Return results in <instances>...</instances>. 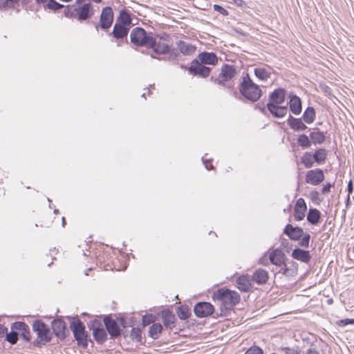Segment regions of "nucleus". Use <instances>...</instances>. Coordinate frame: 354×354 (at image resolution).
I'll return each mask as SVG.
<instances>
[{
	"mask_svg": "<svg viewBox=\"0 0 354 354\" xmlns=\"http://www.w3.org/2000/svg\"><path fill=\"white\" fill-rule=\"evenodd\" d=\"M154 36L152 32H147L141 27H136L131 30L129 37L131 42L136 46L151 49L156 54L165 55L170 50V46L158 42Z\"/></svg>",
	"mask_w": 354,
	"mask_h": 354,
	"instance_id": "f257e3e1",
	"label": "nucleus"
},
{
	"mask_svg": "<svg viewBox=\"0 0 354 354\" xmlns=\"http://www.w3.org/2000/svg\"><path fill=\"white\" fill-rule=\"evenodd\" d=\"M286 96V90L283 88H276L270 93L266 107L274 118H281L286 115L288 108L281 105L285 102Z\"/></svg>",
	"mask_w": 354,
	"mask_h": 354,
	"instance_id": "f03ea898",
	"label": "nucleus"
},
{
	"mask_svg": "<svg viewBox=\"0 0 354 354\" xmlns=\"http://www.w3.org/2000/svg\"><path fill=\"white\" fill-rule=\"evenodd\" d=\"M214 300L221 302V314L226 315L227 312L239 303L241 297L239 294L229 289H218L213 293Z\"/></svg>",
	"mask_w": 354,
	"mask_h": 354,
	"instance_id": "7ed1b4c3",
	"label": "nucleus"
},
{
	"mask_svg": "<svg viewBox=\"0 0 354 354\" xmlns=\"http://www.w3.org/2000/svg\"><path fill=\"white\" fill-rule=\"evenodd\" d=\"M239 91L243 97L252 102H257L263 93L260 86L253 82L248 73H243Z\"/></svg>",
	"mask_w": 354,
	"mask_h": 354,
	"instance_id": "20e7f679",
	"label": "nucleus"
},
{
	"mask_svg": "<svg viewBox=\"0 0 354 354\" xmlns=\"http://www.w3.org/2000/svg\"><path fill=\"white\" fill-rule=\"evenodd\" d=\"M32 330L37 335V339L34 341L35 346H41L51 340L52 335L50 329L42 321L35 320L32 324Z\"/></svg>",
	"mask_w": 354,
	"mask_h": 354,
	"instance_id": "39448f33",
	"label": "nucleus"
},
{
	"mask_svg": "<svg viewBox=\"0 0 354 354\" xmlns=\"http://www.w3.org/2000/svg\"><path fill=\"white\" fill-rule=\"evenodd\" d=\"M71 328L79 346L86 348L88 346V334L82 321L77 319L71 322Z\"/></svg>",
	"mask_w": 354,
	"mask_h": 354,
	"instance_id": "423d86ee",
	"label": "nucleus"
},
{
	"mask_svg": "<svg viewBox=\"0 0 354 354\" xmlns=\"http://www.w3.org/2000/svg\"><path fill=\"white\" fill-rule=\"evenodd\" d=\"M114 14L111 7L106 6L102 10V12L100 17V22L94 23V26L96 30L100 27L104 30H107L113 22Z\"/></svg>",
	"mask_w": 354,
	"mask_h": 354,
	"instance_id": "0eeeda50",
	"label": "nucleus"
},
{
	"mask_svg": "<svg viewBox=\"0 0 354 354\" xmlns=\"http://www.w3.org/2000/svg\"><path fill=\"white\" fill-rule=\"evenodd\" d=\"M187 71L189 75L206 78L209 75L212 68L201 64L199 60L194 59L191 62Z\"/></svg>",
	"mask_w": 354,
	"mask_h": 354,
	"instance_id": "6e6552de",
	"label": "nucleus"
},
{
	"mask_svg": "<svg viewBox=\"0 0 354 354\" xmlns=\"http://www.w3.org/2000/svg\"><path fill=\"white\" fill-rule=\"evenodd\" d=\"M75 11L76 19L80 21H86L94 15L93 6L90 2L76 6Z\"/></svg>",
	"mask_w": 354,
	"mask_h": 354,
	"instance_id": "1a4fd4ad",
	"label": "nucleus"
},
{
	"mask_svg": "<svg viewBox=\"0 0 354 354\" xmlns=\"http://www.w3.org/2000/svg\"><path fill=\"white\" fill-rule=\"evenodd\" d=\"M100 324L98 320L94 319L88 324V327L93 329V335L95 340L98 344H103L107 339V335L104 328L99 327Z\"/></svg>",
	"mask_w": 354,
	"mask_h": 354,
	"instance_id": "9d476101",
	"label": "nucleus"
},
{
	"mask_svg": "<svg viewBox=\"0 0 354 354\" xmlns=\"http://www.w3.org/2000/svg\"><path fill=\"white\" fill-rule=\"evenodd\" d=\"M214 311V306L209 302H198L194 308V312L198 317H206L210 316Z\"/></svg>",
	"mask_w": 354,
	"mask_h": 354,
	"instance_id": "9b49d317",
	"label": "nucleus"
},
{
	"mask_svg": "<svg viewBox=\"0 0 354 354\" xmlns=\"http://www.w3.org/2000/svg\"><path fill=\"white\" fill-rule=\"evenodd\" d=\"M324 180V171L319 168L309 170L306 174V182L312 185H318Z\"/></svg>",
	"mask_w": 354,
	"mask_h": 354,
	"instance_id": "f8f14e48",
	"label": "nucleus"
},
{
	"mask_svg": "<svg viewBox=\"0 0 354 354\" xmlns=\"http://www.w3.org/2000/svg\"><path fill=\"white\" fill-rule=\"evenodd\" d=\"M104 324L109 334L111 337H117L120 335L121 330L115 320L109 316L104 318Z\"/></svg>",
	"mask_w": 354,
	"mask_h": 354,
	"instance_id": "ddd939ff",
	"label": "nucleus"
},
{
	"mask_svg": "<svg viewBox=\"0 0 354 354\" xmlns=\"http://www.w3.org/2000/svg\"><path fill=\"white\" fill-rule=\"evenodd\" d=\"M269 260L271 263L281 268L284 266L287 258L282 250L276 249L270 253Z\"/></svg>",
	"mask_w": 354,
	"mask_h": 354,
	"instance_id": "4468645a",
	"label": "nucleus"
},
{
	"mask_svg": "<svg viewBox=\"0 0 354 354\" xmlns=\"http://www.w3.org/2000/svg\"><path fill=\"white\" fill-rule=\"evenodd\" d=\"M196 59L205 66H216L218 62V58L215 53L207 51L199 53Z\"/></svg>",
	"mask_w": 354,
	"mask_h": 354,
	"instance_id": "2eb2a0df",
	"label": "nucleus"
},
{
	"mask_svg": "<svg viewBox=\"0 0 354 354\" xmlns=\"http://www.w3.org/2000/svg\"><path fill=\"white\" fill-rule=\"evenodd\" d=\"M52 328L55 335L60 339H64L67 336L66 326L64 321L55 319L52 322Z\"/></svg>",
	"mask_w": 354,
	"mask_h": 354,
	"instance_id": "dca6fc26",
	"label": "nucleus"
},
{
	"mask_svg": "<svg viewBox=\"0 0 354 354\" xmlns=\"http://www.w3.org/2000/svg\"><path fill=\"white\" fill-rule=\"evenodd\" d=\"M11 330L21 332V338L26 342L30 341V332L29 326L23 322H16L12 324Z\"/></svg>",
	"mask_w": 354,
	"mask_h": 354,
	"instance_id": "f3484780",
	"label": "nucleus"
},
{
	"mask_svg": "<svg viewBox=\"0 0 354 354\" xmlns=\"http://www.w3.org/2000/svg\"><path fill=\"white\" fill-rule=\"evenodd\" d=\"M238 73L236 67L233 65L225 64L221 66L219 77L224 80L231 81Z\"/></svg>",
	"mask_w": 354,
	"mask_h": 354,
	"instance_id": "a211bd4d",
	"label": "nucleus"
},
{
	"mask_svg": "<svg viewBox=\"0 0 354 354\" xmlns=\"http://www.w3.org/2000/svg\"><path fill=\"white\" fill-rule=\"evenodd\" d=\"M307 206L304 198H299L297 200L294 208V217L297 221H301L305 217V212Z\"/></svg>",
	"mask_w": 354,
	"mask_h": 354,
	"instance_id": "6ab92c4d",
	"label": "nucleus"
},
{
	"mask_svg": "<svg viewBox=\"0 0 354 354\" xmlns=\"http://www.w3.org/2000/svg\"><path fill=\"white\" fill-rule=\"evenodd\" d=\"M288 102L290 111L295 115H299L302 111L301 100L297 95L291 93L289 95Z\"/></svg>",
	"mask_w": 354,
	"mask_h": 354,
	"instance_id": "aec40b11",
	"label": "nucleus"
},
{
	"mask_svg": "<svg viewBox=\"0 0 354 354\" xmlns=\"http://www.w3.org/2000/svg\"><path fill=\"white\" fill-rule=\"evenodd\" d=\"M285 234H286L290 239L293 241H298L304 235V231L301 227H293L290 224H288L283 230Z\"/></svg>",
	"mask_w": 354,
	"mask_h": 354,
	"instance_id": "412c9836",
	"label": "nucleus"
},
{
	"mask_svg": "<svg viewBox=\"0 0 354 354\" xmlns=\"http://www.w3.org/2000/svg\"><path fill=\"white\" fill-rule=\"evenodd\" d=\"M115 24L131 28L133 24L130 12L125 8L121 10Z\"/></svg>",
	"mask_w": 354,
	"mask_h": 354,
	"instance_id": "4be33fe9",
	"label": "nucleus"
},
{
	"mask_svg": "<svg viewBox=\"0 0 354 354\" xmlns=\"http://www.w3.org/2000/svg\"><path fill=\"white\" fill-rule=\"evenodd\" d=\"M297 263L293 261H289L287 259L284 266L279 270V272L287 277H292L297 273Z\"/></svg>",
	"mask_w": 354,
	"mask_h": 354,
	"instance_id": "5701e85b",
	"label": "nucleus"
},
{
	"mask_svg": "<svg viewBox=\"0 0 354 354\" xmlns=\"http://www.w3.org/2000/svg\"><path fill=\"white\" fill-rule=\"evenodd\" d=\"M287 123L294 131H301L308 129L303 119L294 118L291 115H289Z\"/></svg>",
	"mask_w": 354,
	"mask_h": 354,
	"instance_id": "b1692460",
	"label": "nucleus"
},
{
	"mask_svg": "<svg viewBox=\"0 0 354 354\" xmlns=\"http://www.w3.org/2000/svg\"><path fill=\"white\" fill-rule=\"evenodd\" d=\"M269 279L268 272L262 268L257 269L252 276L251 277L252 281L258 285L266 284Z\"/></svg>",
	"mask_w": 354,
	"mask_h": 354,
	"instance_id": "393cba45",
	"label": "nucleus"
},
{
	"mask_svg": "<svg viewBox=\"0 0 354 354\" xmlns=\"http://www.w3.org/2000/svg\"><path fill=\"white\" fill-rule=\"evenodd\" d=\"M129 30L130 28L115 23L113 31L111 33H110V35H112L113 37L117 40L122 39L124 38H127Z\"/></svg>",
	"mask_w": 354,
	"mask_h": 354,
	"instance_id": "a878e982",
	"label": "nucleus"
},
{
	"mask_svg": "<svg viewBox=\"0 0 354 354\" xmlns=\"http://www.w3.org/2000/svg\"><path fill=\"white\" fill-rule=\"evenodd\" d=\"M251 278L249 275H242L236 279L237 288L242 292H248L252 288Z\"/></svg>",
	"mask_w": 354,
	"mask_h": 354,
	"instance_id": "bb28decb",
	"label": "nucleus"
},
{
	"mask_svg": "<svg viewBox=\"0 0 354 354\" xmlns=\"http://www.w3.org/2000/svg\"><path fill=\"white\" fill-rule=\"evenodd\" d=\"M292 257L295 259L306 263H308L311 259V255L309 251L301 248L294 249L292 252Z\"/></svg>",
	"mask_w": 354,
	"mask_h": 354,
	"instance_id": "cd10ccee",
	"label": "nucleus"
},
{
	"mask_svg": "<svg viewBox=\"0 0 354 354\" xmlns=\"http://www.w3.org/2000/svg\"><path fill=\"white\" fill-rule=\"evenodd\" d=\"M36 3L41 4L45 9L56 12L64 7L63 4L58 3L56 0H35Z\"/></svg>",
	"mask_w": 354,
	"mask_h": 354,
	"instance_id": "c85d7f7f",
	"label": "nucleus"
},
{
	"mask_svg": "<svg viewBox=\"0 0 354 354\" xmlns=\"http://www.w3.org/2000/svg\"><path fill=\"white\" fill-rule=\"evenodd\" d=\"M176 44L180 52L185 55H191L194 54L196 49V47L194 45L182 40L178 41Z\"/></svg>",
	"mask_w": 354,
	"mask_h": 354,
	"instance_id": "c756f323",
	"label": "nucleus"
},
{
	"mask_svg": "<svg viewBox=\"0 0 354 354\" xmlns=\"http://www.w3.org/2000/svg\"><path fill=\"white\" fill-rule=\"evenodd\" d=\"M306 218L311 225H317L321 221V212L316 208H310Z\"/></svg>",
	"mask_w": 354,
	"mask_h": 354,
	"instance_id": "7c9ffc66",
	"label": "nucleus"
},
{
	"mask_svg": "<svg viewBox=\"0 0 354 354\" xmlns=\"http://www.w3.org/2000/svg\"><path fill=\"white\" fill-rule=\"evenodd\" d=\"M162 322L165 327L173 328L175 327V315L171 310H165L162 313Z\"/></svg>",
	"mask_w": 354,
	"mask_h": 354,
	"instance_id": "2f4dec72",
	"label": "nucleus"
},
{
	"mask_svg": "<svg viewBox=\"0 0 354 354\" xmlns=\"http://www.w3.org/2000/svg\"><path fill=\"white\" fill-rule=\"evenodd\" d=\"M310 138L312 144L322 145L326 140V136L324 132L320 131L318 129H315L314 131L310 133Z\"/></svg>",
	"mask_w": 354,
	"mask_h": 354,
	"instance_id": "473e14b6",
	"label": "nucleus"
},
{
	"mask_svg": "<svg viewBox=\"0 0 354 354\" xmlns=\"http://www.w3.org/2000/svg\"><path fill=\"white\" fill-rule=\"evenodd\" d=\"M328 151L324 148L317 149L313 153L314 161L319 165L322 164L326 161Z\"/></svg>",
	"mask_w": 354,
	"mask_h": 354,
	"instance_id": "72a5a7b5",
	"label": "nucleus"
},
{
	"mask_svg": "<svg viewBox=\"0 0 354 354\" xmlns=\"http://www.w3.org/2000/svg\"><path fill=\"white\" fill-rule=\"evenodd\" d=\"M315 110L312 106H308L304 111L301 119L307 124L312 123L315 119Z\"/></svg>",
	"mask_w": 354,
	"mask_h": 354,
	"instance_id": "f704fd0d",
	"label": "nucleus"
},
{
	"mask_svg": "<svg viewBox=\"0 0 354 354\" xmlns=\"http://www.w3.org/2000/svg\"><path fill=\"white\" fill-rule=\"evenodd\" d=\"M162 326L160 324H153L149 327V336L153 339H157L162 333Z\"/></svg>",
	"mask_w": 354,
	"mask_h": 354,
	"instance_id": "c9c22d12",
	"label": "nucleus"
},
{
	"mask_svg": "<svg viewBox=\"0 0 354 354\" xmlns=\"http://www.w3.org/2000/svg\"><path fill=\"white\" fill-rule=\"evenodd\" d=\"M297 144L302 149L310 148L312 145V142L310 138V136H307L306 134H301L298 136Z\"/></svg>",
	"mask_w": 354,
	"mask_h": 354,
	"instance_id": "e433bc0d",
	"label": "nucleus"
},
{
	"mask_svg": "<svg viewBox=\"0 0 354 354\" xmlns=\"http://www.w3.org/2000/svg\"><path fill=\"white\" fill-rule=\"evenodd\" d=\"M255 76L260 80L267 81L270 77V72L264 68H255L254 70Z\"/></svg>",
	"mask_w": 354,
	"mask_h": 354,
	"instance_id": "4c0bfd02",
	"label": "nucleus"
},
{
	"mask_svg": "<svg viewBox=\"0 0 354 354\" xmlns=\"http://www.w3.org/2000/svg\"><path fill=\"white\" fill-rule=\"evenodd\" d=\"M301 162L306 168H311L314 164V160L313 157V153L309 151H306L304 153L303 156L301 158Z\"/></svg>",
	"mask_w": 354,
	"mask_h": 354,
	"instance_id": "58836bf2",
	"label": "nucleus"
},
{
	"mask_svg": "<svg viewBox=\"0 0 354 354\" xmlns=\"http://www.w3.org/2000/svg\"><path fill=\"white\" fill-rule=\"evenodd\" d=\"M20 0H0V10L15 8Z\"/></svg>",
	"mask_w": 354,
	"mask_h": 354,
	"instance_id": "ea45409f",
	"label": "nucleus"
},
{
	"mask_svg": "<svg viewBox=\"0 0 354 354\" xmlns=\"http://www.w3.org/2000/svg\"><path fill=\"white\" fill-rule=\"evenodd\" d=\"M176 313L178 317L183 320L187 319L190 315L189 309L186 306L178 307L176 310Z\"/></svg>",
	"mask_w": 354,
	"mask_h": 354,
	"instance_id": "a19ab883",
	"label": "nucleus"
},
{
	"mask_svg": "<svg viewBox=\"0 0 354 354\" xmlns=\"http://www.w3.org/2000/svg\"><path fill=\"white\" fill-rule=\"evenodd\" d=\"M62 8H64V15L66 17L73 19L76 18V6H64Z\"/></svg>",
	"mask_w": 354,
	"mask_h": 354,
	"instance_id": "79ce46f5",
	"label": "nucleus"
},
{
	"mask_svg": "<svg viewBox=\"0 0 354 354\" xmlns=\"http://www.w3.org/2000/svg\"><path fill=\"white\" fill-rule=\"evenodd\" d=\"M17 330H11L10 333H6V340L11 344L14 345L17 344L18 341V333Z\"/></svg>",
	"mask_w": 354,
	"mask_h": 354,
	"instance_id": "37998d69",
	"label": "nucleus"
},
{
	"mask_svg": "<svg viewBox=\"0 0 354 354\" xmlns=\"http://www.w3.org/2000/svg\"><path fill=\"white\" fill-rule=\"evenodd\" d=\"M130 337L133 340L141 342L142 340V330L139 328H133L131 331Z\"/></svg>",
	"mask_w": 354,
	"mask_h": 354,
	"instance_id": "c03bdc74",
	"label": "nucleus"
},
{
	"mask_svg": "<svg viewBox=\"0 0 354 354\" xmlns=\"http://www.w3.org/2000/svg\"><path fill=\"white\" fill-rule=\"evenodd\" d=\"M155 322V316L152 314L146 315L142 316V323L144 326L149 325L151 324H154Z\"/></svg>",
	"mask_w": 354,
	"mask_h": 354,
	"instance_id": "a18cd8bd",
	"label": "nucleus"
},
{
	"mask_svg": "<svg viewBox=\"0 0 354 354\" xmlns=\"http://www.w3.org/2000/svg\"><path fill=\"white\" fill-rule=\"evenodd\" d=\"M281 350L286 354H299L300 350L299 346L293 347H281Z\"/></svg>",
	"mask_w": 354,
	"mask_h": 354,
	"instance_id": "49530a36",
	"label": "nucleus"
},
{
	"mask_svg": "<svg viewBox=\"0 0 354 354\" xmlns=\"http://www.w3.org/2000/svg\"><path fill=\"white\" fill-rule=\"evenodd\" d=\"M228 82H229L228 80H224V78H221L219 76L214 80L215 83H216L222 86H224L227 88H231L232 87V84L228 83Z\"/></svg>",
	"mask_w": 354,
	"mask_h": 354,
	"instance_id": "de8ad7c7",
	"label": "nucleus"
},
{
	"mask_svg": "<svg viewBox=\"0 0 354 354\" xmlns=\"http://www.w3.org/2000/svg\"><path fill=\"white\" fill-rule=\"evenodd\" d=\"M245 354H263V351L260 347L253 346L249 348Z\"/></svg>",
	"mask_w": 354,
	"mask_h": 354,
	"instance_id": "09e8293b",
	"label": "nucleus"
},
{
	"mask_svg": "<svg viewBox=\"0 0 354 354\" xmlns=\"http://www.w3.org/2000/svg\"><path fill=\"white\" fill-rule=\"evenodd\" d=\"M213 8L216 12L221 14L223 16H227L229 15L228 11L220 5L214 4Z\"/></svg>",
	"mask_w": 354,
	"mask_h": 354,
	"instance_id": "8fccbe9b",
	"label": "nucleus"
},
{
	"mask_svg": "<svg viewBox=\"0 0 354 354\" xmlns=\"http://www.w3.org/2000/svg\"><path fill=\"white\" fill-rule=\"evenodd\" d=\"M348 324H354V319H344L339 322V326H345Z\"/></svg>",
	"mask_w": 354,
	"mask_h": 354,
	"instance_id": "3c124183",
	"label": "nucleus"
},
{
	"mask_svg": "<svg viewBox=\"0 0 354 354\" xmlns=\"http://www.w3.org/2000/svg\"><path fill=\"white\" fill-rule=\"evenodd\" d=\"M167 53L170 54V58L172 59H177V57L178 56V53L177 50L175 48H171V47H170V50L169 52H167ZM165 54H167V53Z\"/></svg>",
	"mask_w": 354,
	"mask_h": 354,
	"instance_id": "603ef678",
	"label": "nucleus"
},
{
	"mask_svg": "<svg viewBox=\"0 0 354 354\" xmlns=\"http://www.w3.org/2000/svg\"><path fill=\"white\" fill-rule=\"evenodd\" d=\"M347 191H348V197H347V204H348L349 202V199H350L349 195L353 191V181L351 180L348 183Z\"/></svg>",
	"mask_w": 354,
	"mask_h": 354,
	"instance_id": "864d4df0",
	"label": "nucleus"
},
{
	"mask_svg": "<svg viewBox=\"0 0 354 354\" xmlns=\"http://www.w3.org/2000/svg\"><path fill=\"white\" fill-rule=\"evenodd\" d=\"M333 185L330 183H326L322 187V192L323 194H326L330 192V189Z\"/></svg>",
	"mask_w": 354,
	"mask_h": 354,
	"instance_id": "5fc2aeb1",
	"label": "nucleus"
},
{
	"mask_svg": "<svg viewBox=\"0 0 354 354\" xmlns=\"http://www.w3.org/2000/svg\"><path fill=\"white\" fill-rule=\"evenodd\" d=\"M310 198L313 201H317L319 199V193L316 190L311 191L310 193Z\"/></svg>",
	"mask_w": 354,
	"mask_h": 354,
	"instance_id": "6e6d98bb",
	"label": "nucleus"
},
{
	"mask_svg": "<svg viewBox=\"0 0 354 354\" xmlns=\"http://www.w3.org/2000/svg\"><path fill=\"white\" fill-rule=\"evenodd\" d=\"M302 239L299 243H309L310 236L309 234H304Z\"/></svg>",
	"mask_w": 354,
	"mask_h": 354,
	"instance_id": "4d7b16f0",
	"label": "nucleus"
},
{
	"mask_svg": "<svg viewBox=\"0 0 354 354\" xmlns=\"http://www.w3.org/2000/svg\"><path fill=\"white\" fill-rule=\"evenodd\" d=\"M269 261H270L269 258L267 259L266 257H263L262 258H261L259 259V263H261V264H262L263 266H267L269 264Z\"/></svg>",
	"mask_w": 354,
	"mask_h": 354,
	"instance_id": "13d9d810",
	"label": "nucleus"
},
{
	"mask_svg": "<svg viewBox=\"0 0 354 354\" xmlns=\"http://www.w3.org/2000/svg\"><path fill=\"white\" fill-rule=\"evenodd\" d=\"M156 37H159V39L160 40H164V41H167L169 39V35L168 34H167V33H164V34H162L161 35H156Z\"/></svg>",
	"mask_w": 354,
	"mask_h": 354,
	"instance_id": "bf43d9fd",
	"label": "nucleus"
},
{
	"mask_svg": "<svg viewBox=\"0 0 354 354\" xmlns=\"http://www.w3.org/2000/svg\"><path fill=\"white\" fill-rule=\"evenodd\" d=\"M306 354H319V352L315 348H310Z\"/></svg>",
	"mask_w": 354,
	"mask_h": 354,
	"instance_id": "052dcab7",
	"label": "nucleus"
},
{
	"mask_svg": "<svg viewBox=\"0 0 354 354\" xmlns=\"http://www.w3.org/2000/svg\"><path fill=\"white\" fill-rule=\"evenodd\" d=\"M8 331V328L3 325L0 324V337L3 336Z\"/></svg>",
	"mask_w": 354,
	"mask_h": 354,
	"instance_id": "680f3d73",
	"label": "nucleus"
},
{
	"mask_svg": "<svg viewBox=\"0 0 354 354\" xmlns=\"http://www.w3.org/2000/svg\"><path fill=\"white\" fill-rule=\"evenodd\" d=\"M348 254L351 259L354 260V247L353 248L352 250L348 249Z\"/></svg>",
	"mask_w": 354,
	"mask_h": 354,
	"instance_id": "e2e57ef3",
	"label": "nucleus"
},
{
	"mask_svg": "<svg viewBox=\"0 0 354 354\" xmlns=\"http://www.w3.org/2000/svg\"><path fill=\"white\" fill-rule=\"evenodd\" d=\"M329 238V235L328 233H324L321 236V240L322 241H324L326 239H328Z\"/></svg>",
	"mask_w": 354,
	"mask_h": 354,
	"instance_id": "0e129e2a",
	"label": "nucleus"
},
{
	"mask_svg": "<svg viewBox=\"0 0 354 354\" xmlns=\"http://www.w3.org/2000/svg\"><path fill=\"white\" fill-rule=\"evenodd\" d=\"M32 0H20L21 3L23 6L28 5Z\"/></svg>",
	"mask_w": 354,
	"mask_h": 354,
	"instance_id": "69168bd1",
	"label": "nucleus"
},
{
	"mask_svg": "<svg viewBox=\"0 0 354 354\" xmlns=\"http://www.w3.org/2000/svg\"><path fill=\"white\" fill-rule=\"evenodd\" d=\"M85 1L86 0H76L75 3L80 6V5H82L84 3H85Z\"/></svg>",
	"mask_w": 354,
	"mask_h": 354,
	"instance_id": "338daca9",
	"label": "nucleus"
},
{
	"mask_svg": "<svg viewBox=\"0 0 354 354\" xmlns=\"http://www.w3.org/2000/svg\"><path fill=\"white\" fill-rule=\"evenodd\" d=\"M260 110L262 113H265L266 112V107L265 106H263L261 108H260Z\"/></svg>",
	"mask_w": 354,
	"mask_h": 354,
	"instance_id": "774afa93",
	"label": "nucleus"
}]
</instances>
